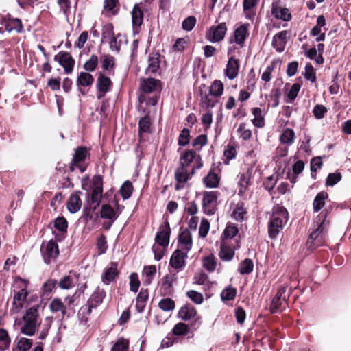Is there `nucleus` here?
Returning a JSON list of instances; mask_svg holds the SVG:
<instances>
[{
  "instance_id": "nucleus-53",
  "label": "nucleus",
  "mask_w": 351,
  "mask_h": 351,
  "mask_svg": "<svg viewBox=\"0 0 351 351\" xmlns=\"http://www.w3.org/2000/svg\"><path fill=\"white\" fill-rule=\"evenodd\" d=\"M246 214V210L242 204H237L232 213V217L237 221H242Z\"/></svg>"
},
{
  "instance_id": "nucleus-15",
  "label": "nucleus",
  "mask_w": 351,
  "mask_h": 351,
  "mask_svg": "<svg viewBox=\"0 0 351 351\" xmlns=\"http://www.w3.org/2000/svg\"><path fill=\"white\" fill-rule=\"evenodd\" d=\"M88 149L86 147H79L75 149V154L73 158L72 165L71 166V171L75 169V167H78L81 172H84L85 167L82 166L80 162L83 161L86 157Z\"/></svg>"
},
{
  "instance_id": "nucleus-3",
  "label": "nucleus",
  "mask_w": 351,
  "mask_h": 351,
  "mask_svg": "<svg viewBox=\"0 0 351 351\" xmlns=\"http://www.w3.org/2000/svg\"><path fill=\"white\" fill-rule=\"evenodd\" d=\"M28 282L17 277L14 280V286L20 289L16 291L13 297L12 308L10 312L12 314L19 313L23 308V303L26 300L28 292L27 291Z\"/></svg>"
},
{
  "instance_id": "nucleus-40",
  "label": "nucleus",
  "mask_w": 351,
  "mask_h": 351,
  "mask_svg": "<svg viewBox=\"0 0 351 351\" xmlns=\"http://www.w3.org/2000/svg\"><path fill=\"white\" fill-rule=\"evenodd\" d=\"M280 141L287 145H292L295 139V132L292 129L287 128L280 136Z\"/></svg>"
},
{
  "instance_id": "nucleus-48",
  "label": "nucleus",
  "mask_w": 351,
  "mask_h": 351,
  "mask_svg": "<svg viewBox=\"0 0 351 351\" xmlns=\"http://www.w3.org/2000/svg\"><path fill=\"white\" fill-rule=\"evenodd\" d=\"M238 233V228L234 224H229L225 228L223 233V241L233 238Z\"/></svg>"
},
{
  "instance_id": "nucleus-30",
  "label": "nucleus",
  "mask_w": 351,
  "mask_h": 351,
  "mask_svg": "<svg viewBox=\"0 0 351 351\" xmlns=\"http://www.w3.org/2000/svg\"><path fill=\"white\" fill-rule=\"evenodd\" d=\"M197 314L196 310L191 306H185L180 308L178 312V316L182 320H189L193 318Z\"/></svg>"
},
{
  "instance_id": "nucleus-16",
  "label": "nucleus",
  "mask_w": 351,
  "mask_h": 351,
  "mask_svg": "<svg viewBox=\"0 0 351 351\" xmlns=\"http://www.w3.org/2000/svg\"><path fill=\"white\" fill-rule=\"evenodd\" d=\"M171 229L168 223L160 228V230L156 234L155 241L160 246L166 247L169 243Z\"/></svg>"
},
{
  "instance_id": "nucleus-28",
  "label": "nucleus",
  "mask_w": 351,
  "mask_h": 351,
  "mask_svg": "<svg viewBox=\"0 0 351 351\" xmlns=\"http://www.w3.org/2000/svg\"><path fill=\"white\" fill-rule=\"evenodd\" d=\"M156 273V267L155 265L145 266L143 270L142 279L143 284L149 285L151 284L154 276Z\"/></svg>"
},
{
  "instance_id": "nucleus-52",
  "label": "nucleus",
  "mask_w": 351,
  "mask_h": 351,
  "mask_svg": "<svg viewBox=\"0 0 351 351\" xmlns=\"http://www.w3.org/2000/svg\"><path fill=\"white\" fill-rule=\"evenodd\" d=\"M158 306L164 311H169L175 308V302L171 298L162 299L158 303Z\"/></svg>"
},
{
  "instance_id": "nucleus-1",
  "label": "nucleus",
  "mask_w": 351,
  "mask_h": 351,
  "mask_svg": "<svg viewBox=\"0 0 351 351\" xmlns=\"http://www.w3.org/2000/svg\"><path fill=\"white\" fill-rule=\"evenodd\" d=\"M288 220V212L281 206H276L274 208L273 213L269 221L268 233L271 239H275Z\"/></svg>"
},
{
  "instance_id": "nucleus-25",
  "label": "nucleus",
  "mask_w": 351,
  "mask_h": 351,
  "mask_svg": "<svg viewBox=\"0 0 351 351\" xmlns=\"http://www.w3.org/2000/svg\"><path fill=\"white\" fill-rule=\"evenodd\" d=\"M271 14L276 19H281L285 21H289L291 19V15L287 8H283L276 5H272Z\"/></svg>"
},
{
  "instance_id": "nucleus-19",
  "label": "nucleus",
  "mask_w": 351,
  "mask_h": 351,
  "mask_svg": "<svg viewBox=\"0 0 351 351\" xmlns=\"http://www.w3.org/2000/svg\"><path fill=\"white\" fill-rule=\"evenodd\" d=\"M175 178L177 181L176 189L180 190L184 187V184L191 178V175L189 174L186 167L180 166L175 173Z\"/></svg>"
},
{
  "instance_id": "nucleus-13",
  "label": "nucleus",
  "mask_w": 351,
  "mask_h": 351,
  "mask_svg": "<svg viewBox=\"0 0 351 351\" xmlns=\"http://www.w3.org/2000/svg\"><path fill=\"white\" fill-rule=\"evenodd\" d=\"M193 162L198 164L197 166V169L202 166V164L200 162V156L193 150H188L185 152L180 158V165L182 167H187Z\"/></svg>"
},
{
  "instance_id": "nucleus-2",
  "label": "nucleus",
  "mask_w": 351,
  "mask_h": 351,
  "mask_svg": "<svg viewBox=\"0 0 351 351\" xmlns=\"http://www.w3.org/2000/svg\"><path fill=\"white\" fill-rule=\"evenodd\" d=\"M22 319L23 325L21 328V332L27 336H33L40 324L38 308L32 306L28 308Z\"/></svg>"
},
{
  "instance_id": "nucleus-49",
  "label": "nucleus",
  "mask_w": 351,
  "mask_h": 351,
  "mask_svg": "<svg viewBox=\"0 0 351 351\" xmlns=\"http://www.w3.org/2000/svg\"><path fill=\"white\" fill-rule=\"evenodd\" d=\"M300 87L301 86L298 83H295L291 86L290 90L287 93V98L286 99V102L292 103L295 100L300 90Z\"/></svg>"
},
{
  "instance_id": "nucleus-29",
  "label": "nucleus",
  "mask_w": 351,
  "mask_h": 351,
  "mask_svg": "<svg viewBox=\"0 0 351 351\" xmlns=\"http://www.w3.org/2000/svg\"><path fill=\"white\" fill-rule=\"evenodd\" d=\"M252 113L254 116L252 120L253 125L257 128H263L265 125V119L262 110L258 107L253 108Z\"/></svg>"
},
{
  "instance_id": "nucleus-14",
  "label": "nucleus",
  "mask_w": 351,
  "mask_h": 351,
  "mask_svg": "<svg viewBox=\"0 0 351 351\" xmlns=\"http://www.w3.org/2000/svg\"><path fill=\"white\" fill-rule=\"evenodd\" d=\"M187 253L180 249L176 250L171 255L169 262L170 265L176 269H180L184 267L186 258L188 257Z\"/></svg>"
},
{
  "instance_id": "nucleus-46",
  "label": "nucleus",
  "mask_w": 351,
  "mask_h": 351,
  "mask_svg": "<svg viewBox=\"0 0 351 351\" xmlns=\"http://www.w3.org/2000/svg\"><path fill=\"white\" fill-rule=\"evenodd\" d=\"M133 191V186L131 182L127 180L124 182L120 189V193L123 199H128L130 197Z\"/></svg>"
},
{
  "instance_id": "nucleus-51",
  "label": "nucleus",
  "mask_w": 351,
  "mask_h": 351,
  "mask_svg": "<svg viewBox=\"0 0 351 351\" xmlns=\"http://www.w3.org/2000/svg\"><path fill=\"white\" fill-rule=\"evenodd\" d=\"M75 280L71 276H66L59 281L58 285L62 289H69L74 286Z\"/></svg>"
},
{
  "instance_id": "nucleus-36",
  "label": "nucleus",
  "mask_w": 351,
  "mask_h": 351,
  "mask_svg": "<svg viewBox=\"0 0 351 351\" xmlns=\"http://www.w3.org/2000/svg\"><path fill=\"white\" fill-rule=\"evenodd\" d=\"M117 213L108 204H104L101 209V217L102 218L108 219L111 221H114L117 218Z\"/></svg>"
},
{
  "instance_id": "nucleus-26",
  "label": "nucleus",
  "mask_w": 351,
  "mask_h": 351,
  "mask_svg": "<svg viewBox=\"0 0 351 351\" xmlns=\"http://www.w3.org/2000/svg\"><path fill=\"white\" fill-rule=\"evenodd\" d=\"M258 2V0H243V12L246 19L250 20L254 19L256 15L254 8L256 6Z\"/></svg>"
},
{
  "instance_id": "nucleus-41",
  "label": "nucleus",
  "mask_w": 351,
  "mask_h": 351,
  "mask_svg": "<svg viewBox=\"0 0 351 351\" xmlns=\"http://www.w3.org/2000/svg\"><path fill=\"white\" fill-rule=\"evenodd\" d=\"M103 189L101 186L98 187H94L90 197V201L92 204H94L95 206L93 209L95 210L96 208L99 205L101 195H102Z\"/></svg>"
},
{
  "instance_id": "nucleus-63",
  "label": "nucleus",
  "mask_w": 351,
  "mask_h": 351,
  "mask_svg": "<svg viewBox=\"0 0 351 351\" xmlns=\"http://www.w3.org/2000/svg\"><path fill=\"white\" fill-rule=\"evenodd\" d=\"M186 295L195 304H200L203 302V295L202 293L191 290L187 291Z\"/></svg>"
},
{
  "instance_id": "nucleus-45",
  "label": "nucleus",
  "mask_w": 351,
  "mask_h": 351,
  "mask_svg": "<svg viewBox=\"0 0 351 351\" xmlns=\"http://www.w3.org/2000/svg\"><path fill=\"white\" fill-rule=\"evenodd\" d=\"M253 261L250 258H246L240 263L239 271L241 274H248L253 271Z\"/></svg>"
},
{
  "instance_id": "nucleus-43",
  "label": "nucleus",
  "mask_w": 351,
  "mask_h": 351,
  "mask_svg": "<svg viewBox=\"0 0 351 351\" xmlns=\"http://www.w3.org/2000/svg\"><path fill=\"white\" fill-rule=\"evenodd\" d=\"M287 302L285 303L284 301L282 300V298L276 295L271 301L270 305V312L271 313H276L278 311H281L282 308H285Z\"/></svg>"
},
{
  "instance_id": "nucleus-47",
  "label": "nucleus",
  "mask_w": 351,
  "mask_h": 351,
  "mask_svg": "<svg viewBox=\"0 0 351 351\" xmlns=\"http://www.w3.org/2000/svg\"><path fill=\"white\" fill-rule=\"evenodd\" d=\"M237 293L235 288L228 287L224 289L221 293V298L223 301H229L234 299Z\"/></svg>"
},
{
  "instance_id": "nucleus-39",
  "label": "nucleus",
  "mask_w": 351,
  "mask_h": 351,
  "mask_svg": "<svg viewBox=\"0 0 351 351\" xmlns=\"http://www.w3.org/2000/svg\"><path fill=\"white\" fill-rule=\"evenodd\" d=\"M150 119L147 115H145L144 117L141 118L138 122V128H139V136L140 138H142L143 133H149L150 132Z\"/></svg>"
},
{
  "instance_id": "nucleus-42",
  "label": "nucleus",
  "mask_w": 351,
  "mask_h": 351,
  "mask_svg": "<svg viewBox=\"0 0 351 351\" xmlns=\"http://www.w3.org/2000/svg\"><path fill=\"white\" fill-rule=\"evenodd\" d=\"M201 102L206 107V108H213L215 106L217 102V98L214 97L210 95V93L206 94L204 93L201 91Z\"/></svg>"
},
{
  "instance_id": "nucleus-50",
  "label": "nucleus",
  "mask_w": 351,
  "mask_h": 351,
  "mask_svg": "<svg viewBox=\"0 0 351 351\" xmlns=\"http://www.w3.org/2000/svg\"><path fill=\"white\" fill-rule=\"evenodd\" d=\"M98 65V57L96 55H92L90 58L85 62L84 69L88 72L94 71Z\"/></svg>"
},
{
  "instance_id": "nucleus-54",
  "label": "nucleus",
  "mask_w": 351,
  "mask_h": 351,
  "mask_svg": "<svg viewBox=\"0 0 351 351\" xmlns=\"http://www.w3.org/2000/svg\"><path fill=\"white\" fill-rule=\"evenodd\" d=\"M194 283L199 285H209V280L208 276L203 271H199L195 274L194 278Z\"/></svg>"
},
{
  "instance_id": "nucleus-21",
  "label": "nucleus",
  "mask_w": 351,
  "mask_h": 351,
  "mask_svg": "<svg viewBox=\"0 0 351 351\" xmlns=\"http://www.w3.org/2000/svg\"><path fill=\"white\" fill-rule=\"evenodd\" d=\"M140 86L145 93H151L160 88V81L154 78L141 80Z\"/></svg>"
},
{
  "instance_id": "nucleus-38",
  "label": "nucleus",
  "mask_w": 351,
  "mask_h": 351,
  "mask_svg": "<svg viewBox=\"0 0 351 351\" xmlns=\"http://www.w3.org/2000/svg\"><path fill=\"white\" fill-rule=\"evenodd\" d=\"M203 267L208 271L213 272L217 267V263L213 255H210L202 258Z\"/></svg>"
},
{
  "instance_id": "nucleus-64",
  "label": "nucleus",
  "mask_w": 351,
  "mask_h": 351,
  "mask_svg": "<svg viewBox=\"0 0 351 351\" xmlns=\"http://www.w3.org/2000/svg\"><path fill=\"white\" fill-rule=\"evenodd\" d=\"M190 132L189 129L184 128L179 136L178 144L180 146H184L189 142Z\"/></svg>"
},
{
  "instance_id": "nucleus-7",
  "label": "nucleus",
  "mask_w": 351,
  "mask_h": 351,
  "mask_svg": "<svg viewBox=\"0 0 351 351\" xmlns=\"http://www.w3.org/2000/svg\"><path fill=\"white\" fill-rule=\"evenodd\" d=\"M217 192L206 191L203 193L202 207L205 214L213 215L217 210Z\"/></svg>"
},
{
  "instance_id": "nucleus-17",
  "label": "nucleus",
  "mask_w": 351,
  "mask_h": 351,
  "mask_svg": "<svg viewBox=\"0 0 351 351\" xmlns=\"http://www.w3.org/2000/svg\"><path fill=\"white\" fill-rule=\"evenodd\" d=\"M132 19L133 32L134 34H138L139 32L138 29L142 25L143 21V12L138 4H136L132 9Z\"/></svg>"
},
{
  "instance_id": "nucleus-33",
  "label": "nucleus",
  "mask_w": 351,
  "mask_h": 351,
  "mask_svg": "<svg viewBox=\"0 0 351 351\" xmlns=\"http://www.w3.org/2000/svg\"><path fill=\"white\" fill-rule=\"evenodd\" d=\"M159 68V54H152L148 60V66L146 69V73H154L157 71Z\"/></svg>"
},
{
  "instance_id": "nucleus-57",
  "label": "nucleus",
  "mask_w": 351,
  "mask_h": 351,
  "mask_svg": "<svg viewBox=\"0 0 351 351\" xmlns=\"http://www.w3.org/2000/svg\"><path fill=\"white\" fill-rule=\"evenodd\" d=\"M32 346V340L25 337L20 338L17 343V348L20 351H28Z\"/></svg>"
},
{
  "instance_id": "nucleus-10",
  "label": "nucleus",
  "mask_w": 351,
  "mask_h": 351,
  "mask_svg": "<svg viewBox=\"0 0 351 351\" xmlns=\"http://www.w3.org/2000/svg\"><path fill=\"white\" fill-rule=\"evenodd\" d=\"M40 250L44 261L47 264L50 263L51 261L56 258L59 254L58 244L53 240H50L45 245L43 244Z\"/></svg>"
},
{
  "instance_id": "nucleus-18",
  "label": "nucleus",
  "mask_w": 351,
  "mask_h": 351,
  "mask_svg": "<svg viewBox=\"0 0 351 351\" xmlns=\"http://www.w3.org/2000/svg\"><path fill=\"white\" fill-rule=\"evenodd\" d=\"M179 243L181 250L189 252L192 248L193 241L190 231L187 229L184 230L179 234Z\"/></svg>"
},
{
  "instance_id": "nucleus-24",
  "label": "nucleus",
  "mask_w": 351,
  "mask_h": 351,
  "mask_svg": "<svg viewBox=\"0 0 351 351\" xmlns=\"http://www.w3.org/2000/svg\"><path fill=\"white\" fill-rule=\"evenodd\" d=\"M117 274V263L115 262H112L110 263L109 267L106 269L102 276V281L105 284L108 285L114 279Z\"/></svg>"
},
{
  "instance_id": "nucleus-61",
  "label": "nucleus",
  "mask_w": 351,
  "mask_h": 351,
  "mask_svg": "<svg viewBox=\"0 0 351 351\" xmlns=\"http://www.w3.org/2000/svg\"><path fill=\"white\" fill-rule=\"evenodd\" d=\"M196 24V19L195 16H190L186 18L182 24V29L185 31H191Z\"/></svg>"
},
{
  "instance_id": "nucleus-22",
  "label": "nucleus",
  "mask_w": 351,
  "mask_h": 351,
  "mask_svg": "<svg viewBox=\"0 0 351 351\" xmlns=\"http://www.w3.org/2000/svg\"><path fill=\"white\" fill-rule=\"evenodd\" d=\"M287 35L286 31H281L276 34L272 40V45L278 52H282L285 49V47L287 43Z\"/></svg>"
},
{
  "instance_id": "nucleus-35",
  "label": "nucleus",
  "mask_w": 351,
  "mask_h": 351,
  "mask_svg": "<svg viewBox=\"0 0 351 351\" xmlns=\"http://www.w3.org/2000/svg\"><path fill=\"white\" fill-rule=\"evenodd\" d=\"M327 197L328 194L324 191H322L316 195L313 203V209L315 211L317 212L324 207L325 204V200Z\"/></svg>"
},
{
  "instance_id": "nucleus-37",
  "label": "nucleus",
  "mask_w": 351,
  "mask_h": 351,
  "mask_svg": "<svg viewBox=\"0 0 351 351\" xmlns=\"http://www.w3.org/2000/svg\"><path fill=\"white\" fill-rule=\"evenodd\" d=\"M93 82L94 77L91 74L87 72H82L78 75L77 84L83 86H88L92 85Z\"/></svg>"
},
{
  "instance_id": "nucleus-11",
  "label": "nucleus",
  "mask_w": 351,
  "mask_h": 351,
  "mask_svg": "<svg viewBox=\"0 0 351 351\" xmlns=\"http://www.w3.org/2000/svg\"><path fill=\"white\" fill-rule=\"evenodd\" d=\"M54 60L64 68L66 73H71L73 69L75 60L67 52H60L56 55Z\"/></svg>"
},
{
  "instance_id": "nucleus-31",
  "label": "nucleus",
  "mask_w": 351,
  "mask_h": 351,
  "mask_svg": "<svg viewBox=\"0 0 351 351\" xmlns=\"http://www.w3.org/2000/svg\"><path fill=\"white\" fill-rule=\"evenodd\" d=\"M209 93L214 97L219 98L221 97L223 93V84L222 82L218 80H214L209 88Z\"/></svg>"
},
{
  "instance_id": "nucleus-60",
  "label": "nucleus",
  "mask_w": 351,
  "mask_h": 351,
  "mask_svg": "<svg viewBox=\"0 0 351 351\" xmlns=\"http://www.w3.org/2000/svg\"><path fill=\"white\" fill-rule=\"evenodd\" d=\"M140 286L138 276L136 273H132L130 276V289L131 291L137 292Z\"/></svg>"
},
{
  "instance_id": "nucleus-59",
  "label": "nucleus",
  "mask_w": 351,
  "mask_h": 351,
  "mask_svg": "<svg viewBox=\"0 0 351 351\" xmlns=\"http://www.w3.org/2000/svg\"><path fill=\"white\" fill-rule=\"evenodd\" d=\"M102 67L106 71L112 69L114 64V58L110 56H104L101 58Z\"/></svg>"
},
{
  "instance_id": "nucleus-32",
  "label": "nucleus",
  "mask_w": 351,
  "mask_h": 351,
  "mask_svg": "<svg viewBox=\"0 0 351 351\" xmlns=\"http://www.w3.org/2000/svg\"><path fill=\"white\" fill-rule=\"evenodd\" d=\"M148 295V291L147 289H141L136 300V308L138 312L141 313L143 311Z\"/></svg>"
},
{
  "instance_id": "nucleus-27",
  "label": "nucleus",
  "mask_w": 351,
  "mask_h": 351,
  "mask_svg": "<svg viewBox=\"0 0 351 351\" xmlns=\"http://www.w3.org/2000/svg\"><path fill=\"white\" fill-rule=\"evenodd\" d=\"M219 255L221 260L224 261H230L234 257V251L227 241H223Z\"/></svg>"
},
{
  "instance_id": "nucleus-12",
  "label": "nucleus",
  "mask_w": 351,
  "mask_h": 351,
  "mask_svg": "<svg viewBox=\"0 0 351 351\" xmlns=\"http://www.w3.org/2000/svg\"><path fill=\"white\" fill-rule=\"evenodd\" d=\"M96 85L98 90L97 97L98 99H100L110 90L112 86V82L108 77L99 73L97 79Z\"/></svg>"
},
{
  "instance_id": "nucleus-34",
  "label": "nucleus",
  "mask_w": 351,
  "mask_h": 351,
  "mask_svg": "<svg viewBox=\"0 0 351 351\" xmlns=\"http://www.w3.org/2000/svg\"><path fill=\"white\" fill-rule=\"evenodd\" d=\"M49 308L52 313L61 312L62 317L66 314V306L60 298H54L49 304Z\"/></svg>"
},
{
  "instance_id": "nucleus-44",
  "label": "nucleus",
  "mask_w": 351,
  "mask_h": 351,
  "mask_svg": "<svg viewBox=\"0 0 351 351\" xmlns=\"http://www.w3.org/2000/svg\"><path fill=\"white\" fill-rule=\"evenodd\" d=\"M219 178L215 173L209 172L204 178V183L206 187L215 188L219 184Z\"/></svg>"
},
{
  "instance_id": "nucleus-5",
  "label": "nucleus",
  "mask_w": 351,
  "mask_h": 351,
  "mask_svg": "<svg viewBox=\"0 0 351 351\" xmlns=\"http://www.w3.org/2000/svg\"><path fill=\"white\" fill-rule=\"evenodd\" d=\"M227 30L226 23L213 25L206 32L205 38L210 43H219L223 40Z\"/></svg>"
},
{
  "instance_id": "nucleus-6",
  "label": "nucleus",
  "mask_w": 351,
  "mask_h": 351,
  "mask_svg": "<svg viewBox=\"0 0 351 351\" xmlns=\"http://www.w3.org/2000/svg\"><path fill=\"white\" fill-rule=\"evenodd\" d=\"M249 26V24H240L236 27L232 35L229 38V43H235L240 48H243L250 34Z\"/></svg>"
},
{
  "instance_id": "nucleus-20",
  "label": "nucleus",
  "mask_w": 351,
  "mask_h": 351,
  "mask_svg": "<svg viewBox=\"0 0 351 351\" xmlns=\"http://www.w3.org/2000/svg\"><path fill=\"white\" fill-rule=\"evenodd\" d=\"M80 194H82L80 191H77L72 193L67 202V209L71 213H75L78 212L82 207V201L80 197Z\"/></svg>"
},
{
  "instance_id": "nucleus-8",
  "label": "nucleus",
  "mask_w": 351,
  "mask_h": 351,
  "mask_svg": "<svg viewBox=\"0 0 351 351\" xmlns=\"http://www.w3.org/2000/svg\"><path fill=\"white\" fill-rule=\"evenodd\" d=\"M237 49L236 47H230L228 51V60L225 69V75L230 80L236 78L238 75L239 64V60L233 57L232 53Z\"/></svg>"
},
{
  "instance_id": "nucleus-56",
  "label": "nucleus",
  "mask_w": 351,
  "mask_h": 351,
  "mask_svg": "<svg viewBox=\"0 0 351 351\" xmlns=\"http://www.w3.org/2000/svg\"><path fill=\"white\" fill-rule=\"evenodd\" d=\"M54 227L60 232H66L68 228L67 221L63 217H58L54 221Z\"/></svg>"
},
{
  "instance_id": "nucleus-58",
  "label": "nucleus",
  "mask_w": 351,
  "mask_h": 351,
  "mask_svg": "<svg viewBox=\"0 0 351 351\" xmlns=\"http://www.w3.org/2000/svg\"><path fill=\"white\" fill-rule=\"evenodd\" d=\"M237 132L239 134L240 137L243 140H249L252 136L251 130L247 128L245 123H242L239 125Z\"/></svg>"
},
{
  "instance_id": "nucleus-4",
  "label": "nucleus",
  "mask_w": 351,
  "mask_h": 351,
  "mask_svg": "<svg viewBox=\"0 0 351 351\" xmlns=\"http://www.w3.org/2000/svg\"><path fill=\"white\" fill-rule=\"evenodd\" d=\"M104 296V291L99 289L93 293L87 304L80 308V313L82 315V320L84 322H87L88 316L90 314L92 309L97 308L102 302Z\"/></svg>"
},
{
  "instance_id": "nucleus-9",
  "label": "nucleus",
  "mask_w": 351,
  "mask_h": 351,
  "mask_svg": "<svg viewBox=\"0 0 351 351\" xmlns=\"http://www.w3.org/2000/svg\"><path fill=\"white\" fill-rule=\"evenodd\" d=\"M326 213L325 211L322 212L317 217V228L310 234L309 240L315 241L313 245H319L323 239V234L326 227L325 219Z\"/></svg>"
},
{
  "instance_id": "nucleus-62",
  "label": "nucleus",
  "mask_w": 351,
  "mask_h": 351,
  "mask_svg": "<svg viewBox=\"0 0 351 351\" xmlns=\"http://www.w3.org/2000/svg\"><path fill=\"white\" fill-rule=\"evenodd\" d=\"M304 77L312 82L316 80L315 70L310 63L306 64L305 66Z\"/></svg>"
},
{
  "instance_id": "nucleus-55",
  "label": "nucleus",
  "mask_w": 351,
  "mask_h": 351,
  "mask_svg": "<svg viewBox=\"0 0 351 351\" xmlns=\"http://www.w3.org/2000/svg\"><path fill=\"white\" fill-rule=\"evenodd\" d=\"M128 341L121 338L113 345L111 351H128Z\"/></svg>"
},
{
  "instance_id": "nucleus-23",
  "label": "nucleus",
  "mask_w": 351,
  "mask_h": 351,
  "mask_svg": "<svg viewBox=\"0 0 351 351\" xmlns=\"http://www.w3.org/2000/svg\"><path fill=\"white\" fill-rule=\"evenodd\" d=\"M252 170L248 169L246 172L241 174L239 180V190L238 194L244 196L246 193L251 180Z\"/></svg>"
}]
</instances>
